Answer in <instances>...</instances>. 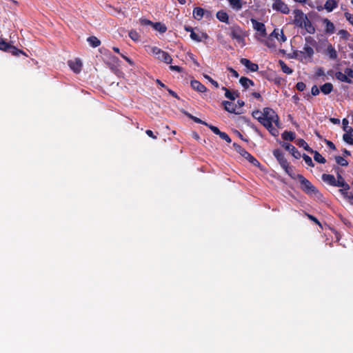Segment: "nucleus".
I'll return each mask as SVG.
<instances>
[{"label": "nucleus", "mask_w": 353, "mask_h": 353, "mask_svg": "<svg viewBox=\"0 0 353 353\" xmlns=\"http://www.w3.org/2000/svg\"><path fill=\"white\" fill-rule=\"evenodd\" d=\"M305 44L311 46L312 48L315 47L317 44L316 40L311 36H307L305 38Z\"/></svg>", "instance_id": "obj_43"}, {"label": "nucleus", "mask_w": 353, "mask_h": 353, "mask_svg": "<svg viewBox=\"0 0 353 353\" xmlns=\"http://www.w3.org/2000/svg\"><path fill=\"white\" fill-rule=\"evenodd\" d=\"M282 139L285 141H292L296 138V134L292 131H284L281 134Z\"/></svg>", "instance_id": "obj_30"}, {"label": "nucleus", "mask_w": 353, "mask_h": 353, "mask_svg": "<svg viewBox=\"0 0 353 353\" xmlns=\"http://www.w3.org/2000/svg\"><path fill=\"white\" fill-rule=\"evenodd\" d=\"M314 159L319 163H325L326 159L317 151H314Z\"/></svg>", "instance_id": "obj_40"}, {"label": "nucleus", "mask_w": 353, "mask_h": 353, "mask_svg": "<svg viewBox=\"0 0 353 353\" xmlns=\"http://www.w3.org/2000/svg\"><path fill=\"white\" fill-rule=\"evenodd\" d=\"M344 72L350 79H353V70L350 68H346Z\"/></svg>", "instance_id": "obj_57"}, {"label": "nucleus", "mask_w": 353, "mask_h": 353, "mask_svg": "<svg viewBox=\"0 0 353 353\" xmlns=\"http://www.w3.org/2000/svg\"><path fill=\"white\" fill-rule=\"evenodd\" d=\"M279 65L281 68L282 71L284 73L290 74H292L293 72L292 69L289 68L283 61L279 60Z\"/></svg>", "instance_id": "obj_39"}, {"label": "nucleus", "mask_w": 353, "mask_h": 353, "mask_svg": "<svg viewBox=\"0 0 353 353\" xmlns=\"http://www.w3.org/2000/svg\"><path fill=\"white\" fill-rule=\"evenodd\" d=\"M216 17L220 21L229 23V17L226 12L223 10L218 11Z\"/></svg>", "instance_id": "obj_27"}, {"label": "nucleus", "mask_w": 353, "mask_h": 353, "mask_svg": "<svg viewBox=\"0 0 353 353\" xmlns=\"http://www.w3.org/2000/svg\"><path fill=\"white\" fill-rule=\"evenodd\" d=\"M296 179L299 180L301 189L308 195H314L317 198L321 196V194L319 191L316 188L314 185L312 184V183L305 178L302 174H296Z\"/></svg>", "instance_id": "obj_2"}, {"label": "nucleus", "mask_w": 353, "mask_h": 353, "mask_svg": "<svg viewBox=\"0 0 353 353\" xmlns=\"http://www.w3.org/2000/svg\"><path fill=\"white\" fill-rule=\"evenodd\" d=\"M139 22L141 26H151L153 25V23H154L149 19H143V18L139 19Z\"/></svg>", "instance_id": "obj_53"}, {"label": "nucleus", "mask_w": 353, "mask_h": 353, "mask_svg": "<svg viewBox=\"0 0 353 353\" xmlns=\"http://www.w3.org/2000/svg\"><path fill=\"white\" fill-rule=\"evenodd\" d=\"M251 22L253 25V28L254 30L259 32L262 37L266 36V34H267L266 29H265V26L264 23H263L261 22H259L258 21H256L254 19H252Z\"/></svg>", "instance_id": "obj_12"}, {"label": "nucleus", "mask_w": 353, "mask_h": 353, "mask_svg": "<svg viewBox=\"0 0 353 353\" xmlns=\"http://www.w3.org/2000/svg\"><path fill=\"white\" fill-rule=\"evenodd\" d=\"M190 38L196 42H201L203 39H208V35L205 32H201V34H199L194 32L190 34Z\"/></svg>", "instance_id": "obj_25"}, {"label": "nucleus", "mask_w": 353, "mask_h": 353, "mask_svg": "<svg viewBox=\"0 0 353 353\" xmlns=\"http://www.w3.org/2000/svg\"><path fill=\"white\" fill-rule=\"evenodd\" d=\"M326 55L329 57L330 59L335 60L338 57V54L335 48L332 46L331 43H330L325 51Z\"/></svg>", "instance_id": "obj_21"}, {"label": "nucleus", "mask_w": 353, "mask_h": 353, "mask_svg": "<svg viewBox=\"0 0 353 353\" xmlns=\"http://www.w3.org/2000/svg\"><path fill=\"white\" fill-rule=\"evenodd\" d=\"M311 93L313 96H316L319 94V89L316 85L312 86Z\"/></svg>", "instance_id": "obj_58"}, {"label": "nucleus", "mask_w": 353, "mask_h": 353, "mask_svg": "<svg viewBox=\"0 0 353 353\" xmlns=\"http://www.w3.org/2000/svg\"><path fill=\"white\" fill-rule=\"evenodd\" d=\"M294 24L299 28H303V23L307 19V17L301 10L294 11Z\"/></svg>", "instance_id": "obj_7"}, {"label": "nucleus", "mask_w": 353, "mask_h": 353, "mask_svg": "<svg viewBox=\"0 0 353 353\" xmlns=\"http://www.w3.org/2000/svg\"><path fill=\"white\" fill-rule=\"evenodd\" d=\"M338 34L341 39L347 40L350 36V33L346 30H340L338 32Z\"/></svg>", "instance_id": "obj_49"}, {"label": "nucleus", "mask_w": 353, "mask_h": 353, "mask_svg": "<svg viewBox=\"0 0 353 353\" xmlns=\"http://www.w3.org/2000/svg\"><path fill=\"white\" fill-rule=\"evenodd\" d=\"M204 14V10L201 8L196 7L193 10V16L197 19L200 20L203 18Z\"/></svg>", "instance_id": "obj_35"}, {"label": "nucleus", "mask_w": 353, "mask_h": 353, "mask_svg": "<svg viewBox=\"0 0 353 353\" xmlns=\"http://www.w3.org/2000/svg\"><path fill=\"white\" fill-rule=\"evenodd\" d=\"M302 157L307 165L311 166V167L314 166V164L313 163V161L310 157H309L308 155H307L305 154H303Z\"/></svg>", "instance_id": "obj_50"}, {"label": "nucleus", "mask_w": 353, "mask_h": 353, "mask_svg": "<svg viewBox=\"0 0 353 353\" xmlns=\"http://www.w3.org/2000/svg\"><path fill=\"white\" fill-rule=\"evenodd\" d=\"M320 90L324 94H328L333 90V85L331 83H325L320 87Z\"/></svg>", "instance_id": "obj_34"}, {"label": "nucleus", "mask_w": 353, "mask_h": 353, "mask_svg": "<svg viewBox=\"0 0 353 353\" xmlns=\"http://www.w3.org/2000/svg\"><path fill=\"white\" fill-rule=\"evenodd\" d=\"M335 160H336V163L341 166H347L348 165V161L341 156H336Z\"/></svg>", "instance_id": "obj_44"}, {"label": "nucleus", "mask_w": 353, "mask_h": 353, "mask_svg": "<svg viewBox=\"0 0 353 353\" xmlns=\"http://www.w3.org/2000/svg\"><path fill=\"white\" fill-rule=\"evenodd\" d=\"M338 186L339 188H342L343 189H341L339 191L341 192V194L343 196H347V190H350V186L349 184H347L345 181L344 182H338Z\"/></svg>", "instance_id": "obj_31"}, {"label": "nucleus", "mask_w": 353, "mask_h": 353, "mask_svg": "<svg viewBox=\"0 0 353 353\" xmlns=\"http://www.w3.org/2000/svg\"><path fill=\"white\" fill-rule=\"evenodd\" d=\"M285 172L293 179H296V174L293 173L292 168L290 165V163L288 164V168H283Z\"/></svg>", "instance_id": "obj_47"}, {"label": "nucleus", "mask_w": 353, "mask_h": 353, "mask_svg": "<svg viewBox=\"0 0 353 353\" xmlns=\"http://www.w3.org/2000/svg\"><path fill=\"white\" fill-rule=\"evenodd\" d=\"M353 133L350 132L345 133L343 136V139L345 142L350 145H353Z\"/></svg>", "instance_id": "obj_42"}, {"label": "nucleus", "mask_w": 353, "mask_h": 353, "mask_svg": "<svg viewBox=\"0 0 353 353\" xmlns=\"http://www.w3.org/2000/svg\"><path fill=\"white\" fill-rule=\"evenodd\" d=\"M321 179L323 182H325V183H327L331 186H334V187L338 186L339 181H336V179H335L334 176L332 174H323L321 176Z\"/></svg>", "instance_id": "obj_14"}, {"label": "nucleus", "mask_w": 353, "mask_h": 353, "mask_svg": "<svg viewBox=\"0 0 353 353\" xmlns=\"http://www.w3.org/2000/svg\"><path fill=\"white\" fill-rule=\"evenodd\" d=\"M273 155L276 159L282 168H288V164L289 163L288 160L285 158L283 152L280 149L274 150Z\"/></svg>", "instance_id": "obj_9"}, {"label": "nucleus", "mask_w": 353, "mask_h": 353, "mask_svg": "<svg viewBox=\"0 0 353 353\" xmlns=\"http://www.w3.org/2000/svg\"><path fill=\"white\" fill-rule=\"evenodd\" d=\"M272 9L285 14L290 12L289 7L282 0H273Z\"/></svg>", "instance_id": "obj_8"}, {"label": "nucleus", "mask_w": 353, "mask_h": 353, "mask_svg": "<svg viewBox=\"0 0 353 353\" xmlns=\"http://www.w3.org/2000/svg\"><path fill=\"white\" fill-rule=\"evenodd\" d=\"M121 57L125 60L130 65H134L133 61L128 57L127 56L124 55L123 54H120Z\"/></svg>", "instance_id": "obj_61"}, {"label": "nucleus", "mask_w": 353, "mask_h": 353, "mask_svg": "<svg viewBox=\"0 0 353 353\" xmlns=\"http://www.w3.org/2000/svg\"><path fill=\"white\" fill-rule=\"evenodd\" d=\"M335 77L336 79L341 82H345L347 83H352V79L347 76L345 72L344 73L340 71L336 72Z\"/></svg>", "instance_id": "obj_22"}, {"label": "nucleus", "mask_w": 353, "mask_h": 353, "mask_svg": "<svg viewBox=\"0 0 353 353\" xmlns=\"http://www.w3.org/2000/svg\"><path fill=\"white\" fill-rule=\"evenodd\" d=\"M306 216H307V218L311 220L312 221H313L314 223H315L316 225H318L319 226H320L321 228H322V225L321 223H320V221L315 217L313 215H311L310 214H307L306 213Z\"/></svg>", "instance_id": "obj_52"}, {"label": "nucleus", "mask_w": 353, "mask_h": 353, "mask_svg": "<svg viewBox=\"0 0 353 353\" xmlns=\"http://www.w3.org/2000/svg\"><path fill=\"white\" fill-rule=\"evenodd\" d=\"M152 26L155 30L162 34L165 33L167 31L166 26L161 22L153 23V25Z\"/></svg>", "instance_id": "obj_29"}, {"label": "nucleus", "mask_w": 353, "mask_h": 353, "mask_svg": "<svg viewBox=\"0 0 353 353\" xmlns=\"http://www.w3.org/2000/svg\"><path fill=\"white\" fill-rule=\"evenodd\" d=\"M128 35L130 37V39L134 41H138L140 40V35L136 30H130L128 33Z\"/></svg>", "instance_id": "obj_45"}, {"label": "nucleus", "mask_w": 353, "mask_h": 353, "mask_svg": "<svg viewBox=\"0 0 353 353\" xmlns=\"http://www.w3.org/2000/svg\"><path fill=\"white\" fill-rule=\"evenodd\" d=\"M345 198H347L349 202L353 205V194L352 193H347V196H343Z\"/></svg>", "instance_id": "obj_64"}, {"label": "nucleus", "mask_w": 353, "mask_h": 353, "mask_svg": "<svg viewBox=\"0 0 353 353\" xmlns=\"http://www.w3.org/2000/svg\"><path fill=\"white\" fill-rule=\"evenodd\" d=\"M323 23L325 25V32L328 34H332L335 31V26L334 23L327 18L322 20Z\"/></svg>", "instance_id": "obj_16"}, {"label": "nucleus", "mask_w": 353, "mask_h": 353, "mask_svg": "<svg viewBox=\"0 0 353 353\" xmlns=\"http://www.w3.org/2000/svg\"><path fill=\"white\" fill-rule=\"evenodd\" d=\"M282 146L288 151H289L295 159H300L301 157L299 150L292 144L286 142L282 143Z\"/></svg>", "instance_id": "obj_11"}, {"label": "nucleus", "mask_w": 353, "mask_h": 353, "mask_svg": "<svg viewBox=\"0 0 353 353\" xmlns=\"http://www.w3.org/2000/svg\"><path fill=\"white\" fill-rule=\"evenodd\" d=\"M270 37H274L280 42H285L287 39L283 30H279V29H274L270 34Z\"/></svg>", "instance_id": "obj_19"}, {"label": "nucleus", "mask_w": 353, "mask_h": 353, "mask_svg": "<svg viewBox=\"0 0 353 353\" xmlns=\"http://www.w3.org/2000/svg\"><path fill=\"white\" fill-rule=\"evenodd\" d=\"M190 85L193 90L199 92H205L207 90L206 87L197 80H192Z\"/></svg>", "instance_id": "obj_18"}, {"label": "nucleus", "mask_w": 353, "mask_h": 353, "mask_svg": "<svg viewBox=\"0 0 353 353\" xmlns=\"http://www.w3.org/2000/svg\"><path fill=\"white\" fill-rule=\"evenodd\" d=\"M203 77L208 79L215 88L219 87L218 82L212 79L209 75L203 74Z\"/></svg>", "instance_id": "obj_54"}, {"label": "nucleus", "mask_w": 353, "mask_h": 353, "mask_svg": "<svg viewBox=\"0 0 353 353\" xmlns=\"http://www.w3.org/2000/svg\"><path fill=\"white\" fill-rule=\"evenodd\" d=\"M239 83L245 89H248L250 85L253 86L254 85L252 80L245 77H241L239 79Z\"/></svg>", "instance_id": "obj_28"}, {"label": "nucleus", "mask_w": 353, "mask_h": 353, "mask_svg": "<svg viewBox=\"0 0 353 353\" xmlns=\"http://www.w3.org/2000/svg\"><path fill=\"white\" fill-rule=\"evenodd\" d=\"M209 128L213 132V133L219 135L221 139L225 141L228 143H231L232 140L228 134L224 132L220 131V130L216 126L210 125L209 126Z\"/></svg>", "instance_id": "obj_10"}, {"label": "nucleus", "mask_w": 353, "mask_h": 353, "mask_svg": "<svg viewBox=\"0 0 353 353\" xmlns=\"http://www.w3.org/2000/svg\"><path fill=\"white\" fill-rule=\"evenodd\" d=\"M296 145L299 147H302L306 151L309 152L310 153L312 154L314 152V150L308 145V144L303 140V139H299L296 141Z\"/></svg>", "instance_id": "obj_32"}, {"label": "nucleus", "mask_w": 353, "mask_h": 353, "mask_svg": "<svg viewBox=\"0 0 353 353\" xmlns=\"http://www.w3.org/2000/svg\"><path fill=\"white\" fill-rule=\"evenodd\" d=\"M228 70L232 74V75L235 77V78H238L239 74V73L234 70L231 67H228Z\"/></svg>", "instance_id": "obj_60"}, {"label": "nucleus", "mask_w": 353, "mask_h": 353, "mask_svg": "<svg viewBox=\"0 0 353 353\" xmlns=\"http://www.w3.org/2000/svg\"><path fill=\"white\" fill-rule=\"evenodd\" d=\"M252 117L256 119L261 125H263V111H260L259 110H254L252 112Z\"/></svg>", "instance_id": "obj_36"}, {"label": "nucleus", "mask_w": 353, "mask_h": 353, "mask_svg": "<svg viewBox=\"0 0 353 353\" xmlns=\"http://www.w3.org/2000/svg\"><path fill=\"white\" fill-rule=\"evenodd\" d=\"M222 90L225 91V97L231 101H234L239 96L238 91L231 92L225 87H222Z\"/></svg>", "instance_id": "obj_23"}, {"label": "nucleus", "mask_w": 353, "mask_h": 353, "mask_svg": "<svg viewBox=\"0 0 353 353\" xmlns=\"http://www.w3.org/2000/svg\"><path fill=\"white\" fill-rule=\"evenodd\" d=\"M338 2L336 0H327L325 5L324 8L328 12H330L333 11L334 9L337 8Z\"/></svg>", "instance_id": "obj_26"}, {"label": "nucleus", "mask_w": 353, "mask_h": 353, "mask_svg": "<svg viewBox=\"0 0 353 353\" xmlns=\"http://www.w3.org/2000/svg\"><path fill=\"white\" fill-rule=\"evenodd\" d=\"M325 143L331 150H336L335 145L331 141L325 139Z\"/></svg>", "instance_id": "obj_59"}, {"label": "nucleus", "mask_w": 353, "mask_h": 353, "mask_svg": "<svg viewBox=\"0 0 353 353\" xmlns=\"http://www.w3.org/2000/svg\"><path fill=\"white\" fill-rule=\"evenodd\" d=\"M11 44L6 42L5 39L0 38V50L7 52L9 50Z\"/></svg>", "instance_id": "obj_41"}, {"label": "nucleus", "mask_w": 353, "mask_h": 353, "mask_svg": "<svg viewBox=\"0 0 353 353\" xmlns=\"http://www.w3.org/2000/svg\"><path fill=\"white\" fill-rule=\"evenodd\" d=\"M303 28H304L306 32L309 34L315 33L316 29L313 26L312 23L311 22V21L308 18H307V19L303 23Z\"/></svg>", "instance_id": "obj_24"}, {"label": "nucleus", "mask_w": 353, "mask_h": 353, "mask_svg": "<svg viewBox=\"0 0 353 353\" xmlns=\"http://www.w3.org/2000/svg\"><path fill=\"white\" fill-rule=\"evenodd\" d=\"M7 52L12 54L14 56H19L21 54L26 56V53L23 50H19L12 45H11L9 50H8Z\"/></svg>", "instance_id": "obj_37"}, {"label": "nucleus", "mask_w": 353, "mask_h": 353, "mask_svg": "<svg viewBox=\"0 0 353 353\" xmlns=\"http://www.w3.org/2000/svg\"><path fill=\"white\" fill-rule=\"evenodd\" d=\"M263 126L274 137L279 135V130L272 125V123L279 127V117L276 112L270 108H264L263 109Z\"/></svg>", "instance_id": "obj_1"}, {"label": "nucleus", "mask_w": 353, "mask_h": 353, "mask_svg": "<svg viewBox=\"0 0 353 353\" xmlns=\"http://www.w3.org/2000/svg\"><path fill=\"white\" fill-rule=\"evenodd\" d=\"M240 63L245 66L251 72H256L259 70V65L256 63L251 62L248 59L241 58Z\"/></svg>", "instance_id": "obj_15"}, {"label": "nucleus", "mask_w": 353, "mask_h": 353, "mask_svg": "<svg viewBox=\"0 0 353 353\" xmlns=\"http://www.w3.org/2000/svg\"><path fill=\"white\" fill-rule=\"evenodd\" d=\"M305 84L302 81L298 82L296 85V89L301 92L303 91L305 89Z\"/></svg>", "instance_id": "obj_55"}, {"label": "nucleus", "mask_w": 353, "mask_h": 353, "mask_svg": "<svg viewBox=\"0 0 353 353\" xmlns=\"http://www.w3.org/2000/svg\"><path fill=\"white\" fill-rule=\"evenodd\" d=\"M87 41L89 43L90 46L92 48H97L101 45V41L94 36L89 37L87 39Z\"/></svg>", "instance_id": "obj_33"}, {"label": "nucleus", "mask_w": 353, "mask_h": 353, "mask_svg": "<svg viewBox=\"0 0 353 353\" xmlns=\"http://www.w3.org/2000/svg\"><path fill=\"white\" fill-rule=\"evenodd\" d=\"M222 104L224 107V109L228 112L239 114V112H236V105L234 104V103L228 101H223Z\"/></svg>", "instance_id": "obj_20"}, {"label": "nucleus", "mask_w": 353, "mask_h": 353, "mask_svg": "<svg viewBox=\"0 0 353 353\" xmlns=\"http://www.w3.org/2000/svg\"><path fill=\"white\" fill-rule=\"evenodd\" d=\"M151 52L155 55L156 58L167 64H170L172 59L168 52L162 50L158 47L154 46L151 48Z\"/></svg>", "instance_id": "obj_4"}, {"label": "nucleus", "mask_w": 353, "mask_h": 353, "mask_svg": "<svg viewBox=\"0 0 353 353\" xmlns=\"http://www.w3.org/2000/svg\"><path fill=\"white\" fill-rule=\"evenodd\" d=\"M68 65L75 73H79L82 68V63L79 59H75L74 61H68Z\"/></svg>", "instance_id": "obj_17"}, {"label": "nucleus", "mask_w": 353, "mask_h": 353, "mask_svg": "<svg viewBox=\"0 0 353 353\" xmlns=\"http://www.w3.org/2000/svg\"><path fill=\"white\" fill-rule=\"evenodd\" d=\"M314 54L313 48L308 45H304L303 50L296 52V57L301 61L311 59Z\"/></svg>", "instance_id": "obj_5"}, {"label": "nucleus", "mask_w": 353, "mask_h": 353, "mask_svg": "<svg viewBox=\"0 0 353 353\" xmlns=\"http://www.w3.org/2000/svg\"><path fill=\"white\" fill-rule=\"evenodd\" d=\"M119 59L114 55H110L109 57V61H108L106 62V63L109 65L111 70L113 71L114 72H116L117 71L119 70V69H118V67L119 65Z\"/></svg>", "instance_id": "obj_13"}, {"label": "nucleus", "mask_w": 353, "mask_h": 353, "mask_svg": "<svg viewBox=\"0 0 353 353\" xmlns=\"http://www.w3.org/2000/svg\"><path fill=\"white\" fill-rule=\"evenodd\" d=\"M334 169L335 172H336V176H337L336 181H339L340 183L344 182L345 179L341 174V169L338 166L334 167Z\"/></svg>", "instance_id": "obj_48"}, {"label": "nucleus", "mask_w": 353, "mask_h": 353, "mask_svg": "<svg viewBox=\"0 0 353 353\" xmlns=\"http://www.w3.org/2000/svg\"><path fill=\"white\" fill-rule=\"evenodd\" d=\"M166 90L168 92V93L172 96L173 97L177 99H179V97L178 96V94L174 92L172 90L170 89L169 88H166Z\"/></svg>", "instance_id": "obj_63"}, {"label": "nucleus", "mask_w": 353, "mask_h": 353, "mask_svg": "<svg viewBox=\"0 0 353 353\" xmlns=\"http://www.w3.org/2000/svg\"><path fill=\"white\" fill-rule=\"evenodd\" d=\"M192 120L194 121L195 123H201V124H203L205 126H207L208 128H209V126L212 125L211 124H209L208 123H206L205 121L200 119L199 118L196 117H194L193 118H192Z\"/></svg>", "instance_id": "obj_51"}, {"label": "nucleus", "mask_w": 353, "mask_h": 353, "mask_svg": "<svg viewBox=\"0 0 353 353\" xmlns=\"http://www.w3.org/2000/svg\"><path fill=\"white\" fill-rule=\"evenodd\" d=\"M170 69L173 71H176L178 72H181L183 69L181 67L178 65H170Z\"/></svg>", "instance_id": "obj_62"}, {"label": "nucleus", "mask_w": 353, "mask_h": 353, "mask_svg": "<svg viewBox=\"0 0 353 353\" xmlns=\"http://www.w3.org/2000/svg\"><path fill=\"white\" fill-rule=\"evenodd\" d=\"M285 172L293 179H296V174L293 173L292 168L290 165V163L288 164V168H283Z\"/></svg>", "instance_id": "obj_46"}, {"label": "nucleus", "mask_w": 353, "mask_h": 353, "mask_svg": "<svg viewBox=\"0 0 353 353\" xmlns=\"http://www.w3.org/2000/svg\"><path fill=\"white\" fill-rule=\"evenodd\" d=\"M344 15L346 19L350 22V23L353 26V14H350L347 12H345Z\"/></svg>", "instance_id": "obj_56"}, {"label": "nucleus", "mask_w": 353, "mask_h": 353, "mask_svg": "<svg viewBox=\"0 0 353 353\" xmlns=\"http://www.w3.org/2000/svg\"><path fill=\"white\" fill-rule=\"evenodd\" d=\"M230 6L236 10L242 8V2L241 0H228Z\"/></svg>", "instance_id": "obj_38"}, {"label": "nucleus", "mask_w": 353, "mask_h": 353, "mask_svg": "<svg viewBox=\"0 0 353 353\" xmlns=\"http://www.w3.org/2000/svg\"><path fill=\"white\" fill-rule=\"evenodd\" d=\"M233 148L239 154L247 159L251 164L258 168L260 167V162L240 145L236 143H234Z\"/></svg>", "instance_id": "obj_3"}, {"label": "nucleus", "mask_w": 353, "mask_h": 353, "mask_svg": "<svg viewBox=\"0 0 353 353\" xmlns=\"http://www.w3.org/2000/svg\"><path fill=\"white\" fill-rule=\"evenodd\" d=\"M230 30V36L233 39H236L239 43H244L245 34L239 26H233Z\"/></svg>", "instance_id": "obj_6"}]
</instances>
